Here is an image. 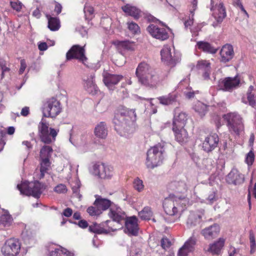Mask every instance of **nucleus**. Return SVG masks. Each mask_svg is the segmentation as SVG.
<instances>
[{
	"instance_id": "obj_1",
	"label": "nucleus",
	"mask_w": 256,
	"mask_h": 256,
	"mask_svg": "<svg viewBox=\"0 0 256 256\" xmlns=\"http://www.w3.org/2000/svg\"><path fill=\"white\" fill-rule=\"evenodd\" d=\"M136 114L134 110L120 106L114 119L115 130L127 132L128 128L136 120Z\"/></svg>"
},
{
	"instance_id": "obj_2",
	"label": "nucleus",
	"mask_w": 256,
	"mask_h": 256,
	"mask_svg": "<svg viewBox=\"0 0 256 256\" xmlns=\"http://www.w3.org/2000/svg\"><path fill=\"white\" fill-rule=\"evenodd\" d=\"M166 156L163 144H158L151 147L147 152L146 164L148 168H154L160 165Z\"/></svg>"
},
{
	"instance_id": "obj_3",
	"label": "nucleus",
	"mask_w": 256,
	"mask_h": 256,
	"mask_svg": "<svg viewBox=\"0 0 256 256\" xmlns=\"http://www.w3.org/2000/svg\"><path fill=\"white\" fill-rule=\"evenodd\" d=\"M229 132L232 135L240 136L244 132V126L240 116L236 112H230L224 116Z\"/></svg>"
},
{
	"instance_id": "obj_4",
	"label": "nucleus",
	"mask_w": 256,
	"mask_h": 256,
	"mask_svg": "<svg viewBox=\"0 0 256 256\" xmlns=\"http://www.w3.org/2000/svg\"><path fill=\"white\" fill-rule=\"evenodd\" d=\"M17 188L21 194L26 196H32L38 198L45 188L44 184L38 181L27 182H24L18 184Z\"/></svg>"
},
{
	"instance_id": "obj_5",
	"label": "nucleus",
	"mask_w": 256,
	"mask_h": 256,
	"mask_svg": "<svg viewBox=\"0 0 256 256\" xmlns=\"http://www.w3.org/2000/svg\"><path fill=\"white\" fill-rule=\"evenodd\" d=\"M61 111L60 102L56 98L52 97L44 102L42 113L44 116L54 118Z\"/></svg>"
},
{
	"instance_id": "obj_6",
	"label": "nucleus",
	"mask_w": 256,
	"mask_h": 256,
	"mask_svg": "<svg viewBox=\"0 0 256 256\" xmlns=\"http://www.w3.org/2000/svg\"><path fill=\"white\" fill-rule=\"evenodd\" d=\"M186 201L185 200L180 198H165L163 202V207L166 213L170 216H174L179 211H182Z\"/></svg>"
},
{
	"instance_id": "obj_7",
	"label": "nucleus",
	"mask_w": 256,
	"mask_h": 256,
	"mask_svg": "<svg viewBox=\"0 0 256 256\" xmlns=\"http://www.w3.org/2000/svg\"><path fill=\"white\" fill-rule=\"evenodd\" d=\"M162 61L171 66H174L180 60V54L176 52L174 48L164 46L160 51Z\"/></svg>"
},
{
	"instance_id": "obj_8",
	"label": "nucleus",
	"mask_w": 256,
	"mask_h": 256,
	"mask_svg": "<svg viewBox=\"0 0 256 256\" xmlns=\"http://www.w3.org/2000/svg\"><path fill=\"white\" fill-rule=\"evenodd\" d=\"M21 243L18 238H10L7 240L1 248L4 256H17L20 253Z\"/></svg>"
},
{
	"instance_id": "obj_9",
	"label": "nucleus",
	"mask_w": 256,
	"mask_h": 256,
	"mask_svg": "<svg viewBox=\"0 0 256 256\" xmlns=\"http://www.w3.org/2000/svg\"><path fill=\"white\" fill-rule=\"evenodd\" d=\"M84 46L79 45H74L66 52V59L68 60L76 59L86 66H88V58L85 55Z\"/></svg>"
},
{
	"instance_id": "obj_10",
	"label": "nucleus",
	"mask_w": 256,
	"mask_h": 256,
	"mask_svg": "<svg viewBox=\"0 0 256 256\" xmlns=\"http://www.w3.org/2000/svg\"><path fill=\"white\" fill-rule=\"evenodd\" d=\"M93 174L101 179H110L114 175V168L104 163L96 164L93 166Z\"/></svg>"
},
{
	"instance_id": "obj_11",
	"label": "nucleus",
	"mask_w": 256,
	"mask_h": 256,
	"mask_svg": "<svg viewBox=\"0 0 256 256\" xmlns=\"http://www.w3.org/2000/svg\"><path fill=\"white\" fill-rule=\"evenodd\" d=\"M108 215L114 222L117 223V226L115 228H119L118 229L122 228V223L125 220L126 216L125 212L119 206L116 204L112 205Z\"/></svg>"
},
{
	"instance_id": "obj_12",
	"label": "nucleus",
	"mask_w": 256,
	"mask_h": 256,
	"mask_svg": "<svg viewBox=\"0 0 256 256\" xmlns=\"http://www.w3.org/2000/svg\"><path fill=\"white\" fill-rule=\"evenodd\" d=\"M138 220L136 216L128 217L124 220L126 226L124 232L128 236H138Z\"/></svg>"
},
{
	"instance_id": "obj_13",
	"label": "nucleus",
	"mask_w": 256,
	"mask_h": 256,
	"mask_svg": "<svg viewBox=\"0 0 256 256\" xmlns=\"http://www.w3.org/2000/svg\"><path fill=\"white\" fill-rule=\"evenodd\" d=\"M144 79L141 80L139 82L146 87L156 88L160 84V78L154 70L144 76Z\"/></svg>"
},
{
	"instance_id": "obj_14",
	"label": "nucleus",
	"mask_w": 256,
	"mask_h": 256,
	"mask_svg": "<svg viewBox=\"0 0 256 256\" xmlns=\"http://www.w3.org/2000/svg\"><path fill=\"white\" fill-rule=\"evenodd\" d=\"M112 222L110 220H108L100 224H94L89 226L90 231L98 234H108L110 231H115L118 230L119 228H113L111 225L108 224Z\"/></svg>"
},
{
	"instance_id": "obj_15",
	"label": "nucleus",
	"mask_w": 256,
	"mask_h": 256,
	"mask_svg": "<svg viewBox=\"0 0 256 256\" xmlns=\"http://www.w3.org/2000/svg\"><path fill=\"white\" fill-rule=\"evenodd\" d=\"M147 30L153 37L160 40H167L169 35L166 29L164 28H160L154 24H150L147 28Z\"/></svg>"
},
{
	"instance_id": "obj_16",
	"label": "nucleus",
	"mask_w": 256,
	"mask_h": 256,
	"mask_svg": "<svg viewBox=\"0 0 256 256\" xmlns=\"http://www.w3.org/2000/svg\"><path fill=\"white\" fill-rule=\"evenodd\" d=\"M102 76L104 84L111 90H113L115 85L123 78V76L121 74H114L108 72H104Z\"/></svg>"
},
{
	"instance_id": "obj_17",
	"label": "nucleus",
	"mask_w": 256,
	"mask_h": 256,
	"mask_svg": "<svg viewBox=\"0 0 256 256\" xmlns=\"http://www.w3.org/2000/svg\"><path fill=\"white\" fill-rule=\"evenodd\" d=\"M95 75L93 72L90 73L82 79L83 86L89 94H95L98 91V88L94 82Z\"/></svg>"
},
{
	"instance_id": "obj_18",
	"label": "nucleus",
	"mask_w": 256,
	"mask_h": 256,
	"mask_svg": "<svg viewBox=\"0 0 256 256\" xmlns=\"http://www.w3.org/2000/svg\"><path fill=\"white\" fill-rule=\"evenodd\" d=\"M219 142L218 136L216 134H212L205 138L202 148L204 151L210 152L217 147Z\"/></svg>"
},
{
	"instance_id": "obj_19",
	"label": "nucleus",
	"mask_w": 256,
	"mask_h": 256,
	"mask_svg": "<svg viewBox=\"0 0 256 256\" xmlns=\"http://www.w3.org/2000/svg\"><path fill=\"white\" fill-rule=\"evenodd\" d=\"M48 126L49 124L46 120L42 118L38 126L41 140L45 144H50L52 142V140L49 135Z\"/></svg>"
},
{
	"instance_id": "obj_20",
	"label": "nucleus",
	"mask_w": 256,
	"mask_h": 256,
	"mask_svg": "<svg viewBox=\"0 0 256 256\" xmlns=\"http://www.w3.org/2000/svg\"><path fill=\"white\" fill-rule=\"evenodd\" d=\"M240 82V79L236 76L228 77L220 82V87L223 90L230 92L237 88Z\"/></svg>"
},
{
	"instance_id": "obj_21",
	"label": "nucleus",
	"mask_w": 256,
	"mask_h": 256,
	"mask_svg": "<svg viewBox=\"0 0 256 256\" xmlns=\"http://www.w3.org/2000/svg\"><path fill=\"white\" fill-rule=\"evenodd\" d=\"M220 232V227L219 225L214 224L202 230L201 234L206 240H212L216 238Z\"/></svg>"
},
{
	"instance_id": "obj_22",
	"label": "nucleus",
	"mask_w": 256,
	"mask_h": 256,
	"mask_svg": "<svg viewBox=\"0 0 256 256\" xmlns=\"http://www.w3.org/2000/svg\"><path fill=\"white\" fill-rule=\"evenodd\" d=\"M226 181L228 184L234 185L242 184L244 180V176L236 168H233L226 176Z\"/></svg>"
},
{
	"instance_id": "obj_23",
	"label": "nucleus",
	"mask_w": 256,
	"mask_h": 256,
	"mask_svg": "<svg viewBox=\"0 0 256 256\" xmlns=\"http://www.w3.org/2000/svg\"><path fill=\"white\" fill-rule=\"evenodd\" d=\"M204 214V210H201L196 212H191L188 216L186 226L192 228L200 224Z\"/></svg>"
},
{
	"instance_id": "obj_24",
	"label": "nucleus",
	"mask_w": 256,
	"mask_h": 256,
	"mask_svg": "<svg viewBox=\"0 0 256 256\" xmlns=\"http://www.w3.org/2000/svg\"><path fill=\"white\" fill-rule=\"evenodd\" d=\"M153 70L154 69L147 62H143L140 63L136 70V75L138 82L141 80L144 79L143 78Z\"/></svg>"
},
{
	"instance_id": "obj_25",
	"label": "nucleus",
	"mask_w": 256,
	"mask_h": 256,
	"mask_svg": "<svg viewBox=\"0 0 256 256\" xmlns=\"http://www.w3.org/2000/svg\"><path fill=\"white\" fill-rule=\"evenodd\" d=\"M234 56L232 46L230 44L224 45L220 51V60L226 63L230 61Z\"/></svg>"
},
{
	"instance_id": "obj_26",
	"label": "nucleus",
	"mask_w": 256,
	"mask_h": 256,
	"mask_svg": "<svg viewBox=\"0 0 256 256\" xmlns=\"http://www.w3.org/2000/svg\"><path fill=\"white\" fill-rule=\"evenodd\" d=\"M114 44L116 48L122 54L124 55V52L126 50L133 51L136 48V44L134 42L130 40L116 41Z\"/></svg>"
},
{
	"instance_id": "obj_27",
	"label": "nucleus",
	"mask_w": 256,
	"mask_h": 256,
	"mask_svg": "<svg viewBox=\"0 0 256 256\" xmlns=\"http://www.w3.org/2000/svg\"><path fill=\"white\" fill-rule=\"evenodd\" d=\"M196 240L194 238H190L179 250L178 256H187L188 254L194 250V246Z\"/></svg>"
},
{
	"instance_id": "obj_28",
	"label": "nucleus",
	"mask_w": 256,
	"mask_h": 256,
	"mask_svg": "<svg viewBox=\"0 0 256 256\" xmlns=\"http://www.w3.org/2000/svg\"><path fill=\"white\" fill-rule=\"evenodd\" d=\"M211 10L213 12L212 15L218 22H222L226 16V9L222 3L219 4L214 8L212 7Z\"/></svg>"
},
{
	"instance_id": "obj_29",
	"label": "nucleus",
	"mask_w": 256,
	"mask_h": 256,
	"mask_svg": "<svg viewBox=\"0 0 256 256\" xmlns=\"http://www.w3.org/2000/svg\"><path fill=\"white\" fill-rule=\"evenodd\" d=\"M256 88L253 85H250L246 92V96L247 100L242 98V102L244 104H248L252 107L256 106V94H255Z\"/></svg>"
},
{
	"instance_id": "obj_30",
	"label": "nucleus",
	"mask_w": 256,
	"mask_h": 256,
	"mask_svg": "<svg viewBox=\"0 0 256 256\" xmlns=\"http://www.w3.org/2000/svg\"><path fill=\"white\" fill-rule=\"evenodd\" d=\"M197 68L202 72V76L208 80L210 78V74L211 72L210 63L206 60H200L198 61L196 64Z\"/></svg>"
},
{
	"instance_id": "obj_31",
	"label": "nucleus",
	"mask_w": 256,
	"mask_h": 256,
	"mask_svg": "<svg viewBox=\"0 0 256 256\" xmlns=\"http://www.w3.org/2000/svg\"><path fill=\"white\" fill-rule=\"evenodd\" d=\"M176 140L180 143H184L188 141V136L184 127H172Z\"/></svg>"
},
{
	"instance_id": "obj_32",
	"label": "nucleus",
	"mask_w": 256,
	"mask_h": 256,
	"mask_svg": "<svg viewBox=\"0 0 256 256\" xmlns=\"http://www.w3.org/2000/svg\"><path fill=\"white\" fill-rule=\"evenodd\" d=\"M224 242L225 240L222 238H220L214 243L210 244L207 251L212 254L218 255L224 246Z\"/></svg>"
},
{
	"instance_id": "obj_33",
	"label": "nucleus",
	"mask_w": 256,
	"mask_h": 256,
	"mask_svg": "<svg viewBox=\"0 0 256 256\" xmlns=\"http://www.w3.org/2000/svg\"><path fill=\"white\" fill-rule=\"evenodd\" d=\"M187 120V116L183 112H178L175 110L172 127H184Z\"/></svg>"
},
{
	"instance_id": "obj_34",
	"label": "nucleus",
	"mask_w": 256,
	"mask_h": 256,
	"mask_svg": "<svg viewBox=\"0 0 256 256\" xmlns=\"http://www.w3.org/2000/svg\"><path fill=\"white\" fill-rule=\"evenodd\" d=\"M3 213L0 216V226L9 228L13 224V218L8 210H2Z\"/></svg>"
},
{
	"instance_id": "obj_35",
	"label": "nucleus",
	"mask_w": 256,
	"mask_h": 256,
	"mask_svg": "<svg viewBox=\"0 0 256 256\" xmlns=\"http://www.w3.org/2000/svg\"><path fill=\"white\" fill-rule=\"evenodd\" d=\"M177 94L176 93H170L167 95L158 98L159 102L164 106L172 104L176 102Z\"/></svg>"
},
{
	"instance_id": "obj_36",
	"label": "nucleus",
	"mask_w": 256,
	"mask_h": 256,
	"mask_svg": "<svg viewBox=\"0 0 256 256\" xmlns=\"http://www.w3.org/2000/svg\"><path fill=\"white\" fill-rule=\"evenodd\" d=\"M122 8L126 14L132 16L135 19H138L140 16V10L134 6L127 4L122 6Z\"/></svg>"
},
{
	"instance_id": "obj_37",
	"label": "nucleus",
	"mask_w": 256,
	"mask_h": 256,
	"mask_svg": "<svg viewBox=\"0 0 256 256\" xmlns=\"http://www.w3.org/2000/svg\"><path fill=\"white\" fill-rule=\"evenodd\" d=\"M95 135L100 138H105L108 134V129L104 122L98 124L94 128Z\"/></svg>"
},
{
	"instance_id": "obj_38",
	"label": "nucleus",
	"mask_w": 256,
	"mask_h": 256,
	"mask_svg": "<svg viewBox=\"0 0 256 256\" xmlns=\"http://www.w3.org/2000/svg\"><path fill=\"white\" fill-rule=\"evenodd\" d=\"M110 200L108 199L99 197L97 198L94 202V205L98 206L102 210V212L106 210L108 208H110L112 205H114Z\"/></svg>"
},
{
	"instance_id": "obj_39",
	"label": "nucleus",
	"mask_w": 256,
	"mask_h": 256,
	"mask_svg": "<svg viewBox=\"0 0 256 256\" xmlns=\"http://www.w3.org/2000/svg\"><path fill=\"white\" fill-rule=\"evenodd\" d=\"M196 46L198 49L210 54H214L218 51V48L212 46L210 43L206 42H198L196 43Z\"/></svg>"
},
{
	"instance_id": "obj_40",
	"label": "nucleus",
	"mask_w": 256,
	"mask_h": 256,
	"mask_svg": "<svg viewBox=\"0 0 256 256\" xmlns=\"http://www.w3.org/2000/svg\"><path fill=\"white\" fill-rule=\"evenodd\" d=\"M48 20V28L52 31L58 30L60 28V22L58 18L52 17L48 14L46 15Z\"/></svg>"
},
{
	"instance_id": "obj_41",
	"label": "nucleus",
	"mask_w": 256,
	"mask_h": 256,
	"mask_svg": "<svg viewBox=\"0 0 256 256\" xmlns=\"http://www.w3.org/2000/svg\"><path fill=\"white\" fill-rule=\"evenodd\" d=\"M48 256H74V254L67 249L60 246L50 252Z\"/></svg>"
},
{
	"instance_id": "obj_42",
	"label": "nucleus",
	"mask_w": 256,
	"mask_h": 256,
	"mask_svg": "<svg viewBox=\"0 0 256 256\" xmlns=\"http://www.w3.org/2000/svg\"><path fill=\"white\" fill-rule=\"evenodd\" d=\"M207 106L204 103L198 101L194 106V109L200 116H204L207 112Z\"/></svg>"
},
{
	"instance_id": "obj_43",
	"label": "nucleus",
	"mask_w": 256,
	"mask_h": 256,
	"mask_svg": "<svg viewBox=\"0 0 256 256\" xmlns=\"http://www.w3.org/2000/svg\"><path fill=\"white\" fill-rule=\"evenodd\" d=\"M52 151V148L50 146H42L40 151V158L50 160Z\"/></svg>"
},
{
	"instance_id": "obj_44",
	"label": "nucleus",
	"mask_w": 256,
	"mask_h": 256,
	"mask_svg": "<svg viewBox=\"0 0 256 256\" xmlns=\"http://www.w3.org/2000/svg\"><path fill=\"white\" fill-rule=\"evenodd\" d=\"M40 178H42L44 177L45 174L48 172V170L50 162V160H45V159H40Z\"/></svg>"
},
{
	"instance_id": "obj_45",
	"label": "nucleus",
	"mask_w": 256,
	"mask_h": 256,
	"mask_svg": "<svg viewBox=\"0 0 256 256\" xmlns=\"http://www.w3.org/2000/svg\"><path fill=\"white\" fill-rule=\"evenodd\" d=\"M138 216L143 220H150L152 216V212L150 207H144V209L138 212Z\"/></svg>"
},
{
	"instance_id": "obj_46",
	"label": "nucleus",
	"mask_w": 256,
	"mask_h": 256,
	"mask_svg": "<svg viewBox=\"0 0 256 256\" xmlns=\"http://www.w3.org/2000/svg\"><path fill=\"white\" fill-rule=\"evenodd\" d=\"M72 188L74 194L80 198L82 196L80 194V182L78 180H76L71 184Z\"/></svg>"
},
{
	"instance_id": "obj_47",
	"label": "nucleus",
	"mask_w": 256,
	"mask_h": 256,
	"mask_svg": "<svg viewBox=\"0 0 256 256\" xmlns=\"http://www.w3.org/2000/svg\"><path fill=\"white\" fill-rule=\"evenodd\" d=\"M127 25L128 30L132 34H136L140 32V28L136 23L133 22H128Z\"/></svg>"
},
{
	"instance_id": "obj_48",
	"label": "nucleus",
	"mask_w": 256,
	"mask_h": 256,
	"mask_svg": "<svg viewBox=\"0 0 256 256\" xmlns=\"http://www.w3.org/2000/svg\"><path fill=\"white\" fill-rule=\"evenodd\" d=\"M87 212L91 216H98L102 213V210L95 205L88 207Z\"/></svg>"
},
{
	"instance_id": "obj_49",
	"label": "nucleus",
	"mask_w": 256,
	"mask_h": 256,
	"mask_svg": "<svg viewBox=\"0 0 256 256\" xmlns=\"http://www.w3.org/2000/svg\"><path fill=\"white\" fill-rule=\"evenodd\" d=\"M134 187L138 192H141L144 190V186L142 180L137 178L134 181Z\"/></svg>"
},
{
	"instance_id": "obj_50",
	"label": "nucleus",
	"mask_w": 256,
	"mask_h": 256,
	"mask_svg": "<svg viewBox=\"0 0 256 256\" xmlns=\"http://www.w3.org/2000/svg\"><path fill=\"white\" fill-rule=\"evenodd\" d=\"M54 190L58 194H65L67 192L68 188L65 184H60L56 186Z\"/></svg>"
},
{
	"instance_id": "obj_51",
	"label": "nucleus",
	"mask_w": 256,
	"mask_h": 256,
	"mask_svg": "<svg viewBox=\"0 0 256 256\" xmlns=\"http://www.w3.org/2000/svg\"><path fill=\"white\" fill-rule=\"evenodd\" d=\"M254 160V154L252 150H250L246 154L245 162L248 166H251Z\"/></svg>"
},
{
	"instance_id": "obj_52",
	"label": "nucleus",
	"mask_w": 256,
	"mask_h": 256,
	"mask_svg": "<svg viewBox=\"0 0 256 256\" xmlns=\"http://www.w3.org/2000/svg\"><path fill=\"white\" fill-rule=\"evenodd\" d=\"M11 7L17 12L20 10L22 8V4L18 0H12L10 2Z\"/></svg>"
},
{
	"instance_id": "obj_53",
	"label": "nucleus",
	"mask_w": 256,
	"mask_h": 256,
	"mask_svg": "<svg viewBox=\"0 0 256 256\" xmlns=\"http://www.w3.org/2000/svg\"><path fill=\"white\" fill-rule=\"evenodd\" d=\"M177 190L179 192H183L187 190L188 187L184 182H180L176 184Z\"/></svg>"
},
{
	"instance_id": "obj_54",
	"label": "nucleus",
	"mask_w": 256,
	"mask_h": 256,
	"mask_svg": "<svg viewBox=\"0 0 256 256\" xmlns=\"http://www.w3.org/2000/svg\"><path fill=\"white\" fill-rule=\"evenodd\" d=\"M171 246L170 241L166 238H163L161 240V246L162 247L166 250L170 247Z\"/></svg>"
},
{
	"instance_id": "obj_55",
	"label": "nucleus",
	"mask_w": 256,
	"mask_h": 256,
	"mask_svg": "<svg viewBox=\"0 0 256 256\" xmlns=\"http://www.w3.org/2000/svg\"><path fill=\"white\" fill-rule=\"evenodd\" d=\"M198 91H194L191 88H187L184 92V95L188 98H192L194 97L195 94L197 93Z\"/></svg>"
},
{
	"instance_id": "obj_56",
	"label": "nucleus",
	"mask_w": 256,
	"mask_h": 256,
	"mask_svg": "<svg viewBox=\"0 0 256 256\" xmlns=\"http://www.w3.org/2000/svg\"><path fill=\"white\" fill-rule=\"evenodd\" d=\"M84 12L86 16H90L94 13V8L91 6L86 5L84 7Z\"/></svg>"
},
{
	"instance_id": "obj_57",
	"label": "nucleus",
	"mask_w": 256,
	"mask_h": 256,
	"mask_svg": "<svg viewBox=\"0 0 256 256\" xmlns=\"http://www.w3.org/2000/svg\"><path fill=\"white\" fill-rule=\"evenodd\" d=\"M191 6L192 8H190V10L192 9V10L193 8L192 4ZM194 10L193 15L191 12H190V14H192V18H190L188 20H186L184 22V24L186 28H188L189 26H191L193 24V16H194Z\"/></svg>"
},
{
	"instance_id": "obj_58",
	"label": "nucleus",
	"mask_w": 256,
	"mask_h": 256,
	"mask_svg": "<svg viewBox=\"0 0 256 256\" xmlns=\"http://www.w3.org/2000/svg\"><path fill=\"white\" fill-rule=\"evenodd\" d=\"M27 67V65H26V62L24 60H20V68L19 70V74H22L24 73V72L26 68Z\"/></svg>"
},
{
	"instance_id": "obj_59",
	"label": "nucleus",
	"mask_w": 256,
	"mask_h": 256,
	"mask_svg": "<svg viewBox=\"0 0 256 256\" xmlns=\"http://www.w3.org/2000/svg\"><path fill=\"white\" fill-rule=\"evenodd\" d=\"M216 192H210L208 198V200L209 202L210 203L212 204L214 201L216 200Z\"/></svg>"
},
{
	"instance_id": "obj_60",
	"label": "nucleus",
	"mask_w": 256,
	"mask_h": 256,
	"mask_svg": "<svg viewBox=\"0 0 256 256\" xmlns=\"http://www.w3.org/2000/svg\"><path fill=\"white\" fill-rule=\"evenodd\" d=\"M72 214V210L69 208H68L64 210L62 214L66 217H70Z\"/></svg>"
},
{
	"instance_id": "obj_61",
	"label": "nucleus",
	"mask_w": 256,
	"mask_h": 256,
	"mask_svg": "<svg viewBox=\"0 0 256 256\" xmlns=\"http://www.w3.org/2000/svg\"><path fill=\"white\" fill-rule=\"evenodd\" d=\"M38 48L40 51H44L48 49V46L46 42H40L38 44Z\"/></svg>"
},
{
	"instance_id": "obj_62",
	"label": "nucleus",
	"mask_w": 256,
	"mask_h": 256,
	"mask_svg": "<svg viewBox=\"0 0 256 256\" xmlns=\"http://www.w3.org/2000/svg\"><path fill=\"white\" fill-rule=\"evenodd\" d=\"M22 144L26 146L28 150H30L32 148L31 142L28 140H24L22 142Z\"/></svg>"
},
{
	"instance_id": "obj_63",
	"label": "nucleus",
	"mask_w": 256,
	"mask_h": 256,
	"mask_svg": "<svg viewBox=\"0 0 256 256\" xmlns=\"http://www.w3.org/2000/svg\"><path fill=\"white\" fill-rule=\"evenodd\" d=\"M78 225L80 227L84 228L88 227V224L85 220H80L78 222Z\"/></svg>"
},
{
	"instance_id": "obj_64",
	"label": "nucleus",
	"mask_w": 256,
	"mask_h": 256,
	"mask_svg": "<svg viewBox=\"0 0 256 256\" xmlns=\"http://www.w3.org/2000/svg\"><path fill=\"white\" fill-rule=\"evenodd\" d=\"M20 114L23 116H27L29 114V108L25 106L24 108H22Z\"/></svg>"
}]
</instances>
